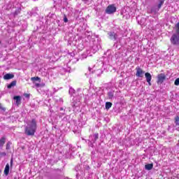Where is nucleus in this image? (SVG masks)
I'll return each mask as SVG.
<instances>
[{
  "mask_svg": "<svg viewBox=\"0 0 179 179\" xmlns=\"http://www.w3.org/2000/svg\"><path fill=\"white\" fill-rule=\"evenodd\" d=\"M9 170H10L9 164H7L6 165L5 169H4V174H5V176H8L9 174Z\"/></svg>",
  "mask_w": 179,
  "mask_h": 179,
  "instance_id": "obj_12",
  "label": "nucleus"
},
{
  "mask_svg": "<svg viewBox=\"0 0 179 179\" xmlns=\"http://www.w3.org/2000/svg\"><path fill=\"white\" fill-rule=\"evenodd\" d=\"M10 145H12V143H10V141H8L6 147V150H9L10 149Z\"/></svg>",
  "mask_w": 179,
  "mask_h": 179,
  "instance_id": "obj_22",
  "label": "nucleus"
},
{
  "mask_svg": "<svg viewBox=\"0 0 179 179\" xmlns=\"http://www.w3.org/2000/svg\"><path fill=\"white\" fill-rule=\"evenodd\" d=\"M31 80H32V82H36L37 80H39V82H40V80H41V79L40 78V77H32L31 78Z\"/></svg>",
  "mask_w": 179,
  "mask_h": 179,
  "instance_id": "obj_19",
  "label": "nucleus"
},
{
  "mask_svg": "<svg viewBox=\"0 0 179 179\" xmlns=\"http://www.w3.org/2000/svg\"><path fill=\"white\" fill-rule=\"evenodd\" d=\"M24 96L26 97V99L30 98V94H24Z\"/></svg>",
  "mask_w": 179,
  "mask_h": 179,
  "instance_id": "obj_26",
  "label": "nucleus"
},
{
  "mask_svg": "<svg viewBox=\"0 0 179 179\" xmlns=\"http://www.w3.org/2000/svg\"><path fill=\"white\" fill-rule=\"evenodd\" d=\"M1 156H6V152H1Z\"/></svg>",
  "mask_w": 179,
  "mask_h": 179,
  "instance_id": "obj_28",
  "label": "nucleus"
},
{
  "mask_svg": "<svg viewBox=\"0 0 179 179\" xmlns=\"http://www.w3.org/2000/svg\"><path fill=\"white\" fill-rule=\"evenodd\" d=\"M115 12H117V8L115 7V6H114V4L109 5L106 8V13L108 15H113V13H115Z\"/></svg>",
  "mask_w": 179,
  "mask_h": 179,
  "instance_id": "obj_3",
  "label": "nucleus"
},
{
  "mask_svg": "<svg viewBox=\"0 0 179 179\" xmlns=\"http://www.w3.org/2000/svg\"><path fill=\"white\" fill-rule=\"evenodd\" d=\"M0 108H1V110H5V108H3L2 107V104H1V103H0Z\"/></svg>",
  "mask_w": 179,
  "mask_h": 179,
  "instance_id": "obj_29",
  "label": "nucleus"
},
{
  "mask_svg": "<svg viewBox=\"0 0 179 179\" xmlns=\"http://www.w3.org/2000/svg\"><path fill=\"white\" fill-rule=\"evenodd\" d=\"M36 129H37V122L33 119L28 122L27 126L25 127V134L28 136H33L36 134Z\"/></svg>",
  "mask_w": 179,
  "mask_h": 179,
  "instance_id": "obj_1",
  "label": "nucleus"
},
{
  "mask_svg": "<svg viewBox=\"0 0 179 179\" xmlns=\"http://www.w3.org/2000/svg\"><path fill=\"white\" fill-rule=\"evenodd\" d=\"M35 86H36V87H40L41 85L39 83H36Z\"/></svg>",
  "mask_w": 179,
  "mask_h": 179,
  "instance_id": "obj_27",
  "label": "nucleus"
},
{
  "mask_svg": "<svg viewBox=\"0 0 179 179\" xmlns=\"http://www.w3.org/2000/svg\"><path fill=\"white\" fill-rule=\"evenodd\" d=\"M145 170H152L153 169V164H148L145 166Z\"/></svg>",
  "mask_w": 179,
  "mask_h": 179,
  "instance_id": "obj_15",
  "label": "nucleus"
},
{
  "mask_svg": "<svg viewBox=\"0 0 179 179\" xmlns=\"http://www.w3.org/2000/svg\"><path fill=\"white\" fill-rule=\"evenodd\" d=\"M175 124H176V125H179V116H177L175 118Z\"/></svg>",
  "mask_w": 179,
  "mask_h": 179,
  "instance_id": "obj_23",
  "label": "nucleus"
},
{
  "mask_svg": "<svg viewBox=\"0 0 179 179\" xmlns=\"http://www.w3.org/2000/svg\"><path fill=\"white\" fill-rule=\"evenodd\" d=\"M171 43L174 45L179 44V35L178 34H175L172 36Z\"/></svg>",
  "mask_w": 179,
  "mask_h": 179,
  "instance_id": "obj_4",
  "label": "nucleus"
},
{
  "mask_svg": "<svg viewBox=\"0 0 179 179\" xmlns=\"http://www.w3.org/2000/svg\"><path fill=\"white\" fill-rule=\"evenodd\" d=\"M90 139H93L92 140L93 143L96 142V141H97V139H99V134H95L91 136L90 137Z\"/></svg>",
  "mask_w": 179,
  "mask_h": 179,
  "instance_id": "obj_11",
  "label": "nucleus"
},
{
  "mask_svg": "<svg viewBox=\"0 0 179 179\" xmlns=\"http://www.w3.org/2000/svg\"><path fill=\"white\" fill-rule=\"evenodd\" d=\"M175 29L176 30V34L179 35V22H178L176 25H175Z\"/></svg>",
  "mask_w": 179,
  "mask_h": 179,
  "instance_id": "obj_20",
  "label": "nucleus"
},
{
  "mask_svg": "<svg viewBox=\"0 0 179 179\" xmlns=\"http://www.w3.org/2000/svg\"><path fill=\"white\" fill-rule=\"evenodd\" d=\"M174 85H176V86L179 85V78L175 80Z\"/></svg>",
  "mask_w": 179,
  "mask_h": 179,
  "instance_id": "obj_24",
  "label": "nucleus"
},
{
  "mask_svg": "<svg viewBox=\"0 0 179 179\" xmlns=\"http://www.w3.org/2000/svg\"><path fill=\"white\" fill-rule=\"evenodd\" d=\"M15 78V75L12 73H6L3 76L4 80H9L10 79H13Z\"/></svg>",
  "mask_w": 179,
  "mask_h": 179,
  "instance_id": "obj_8",
  "label": "nucleus"
},
{
  "mask_svg": "<svg viewBox=\"0 0 179 179\" xmlns=\"http://www.w3.org/2000/svg\"><path fill=\"white\" fill-rule=\"evenodd\" d=\"M146 82L148 83L149 86H152V75L150 73H145Z\"/></svg>",
  "mask_w": 179,
  "mask_h": 179,
  "instance_id": "obj_6",
  "label": "nucleus"
},
{
  "mask_svg": "<svg viewBox=\"0 0 179 179\" xmlns=\"http://www.w3.org/2000/svg\"><path fill=\"white\" fill-rule=\"evenodd\" d=\"M12 163H13V161H12V159L10 160V164H12Z\"/></svg>",
  "mask_w": 179,
  "mask_h": 179,
  "instance_id": "obj_30",
  "label": "nucleus"
},
{
  "mask_svg": "<svg viewBox=\"0 0 179 179\" xmlns=\"http://www.w3.org/2000/svg\"><path fill=\"white\" fill-rule=\"evenodd\" d=\"M136 76H137V78H142L143 76L145 71H143V70H142L141 67L137 66L136 68Z\"/></svg>",
  "mask_w": 179,
  "mask_h": 179,
  "instance_id": "obj_5",
  "label": "nucleus"
},
{
  "mask_svg": "<svg viewBox=\"0 0 179 179\" xmlns=\"http://www.w3.org/2000/svg\"><path fill=\"white\" fill-rule=\"evenodd\" d=\"M69 93V94H71V96H73V94L75 93V90L72 87H70Z\"/></svg>",
  "mask_w": 179,
  "mask_h": 179,
  "instance_id": "obj_21",
  "label": "nucleus"
},
{
  "mask_svg": "<svg viewBox=\"0 0 179 179\" xmlns=\"http://www.w3.org/2000/svg\"><path fill=\"white\" fill-rule=\"evenodd\" d=\"M163 3H164V0H159V3L157 6L158 10L159 9H160V8H162V6H163Z\"/></svg>",
  "mask_w": 179,
  "mask_h": 179,
  "instance_id": "obj_18",
  "label": "nucleus"
},
{
  "mask_svg": "<svg viewBox=\"0 0 179 179\" xmlns=\"http://www.w3.org/2000/svg\"><path fill=\"white\" fill-rule=\"evenodd\" d=\"M112 106H113V103L111 102L106 103V110H110V108H111Z\"/></svg>",
  "mask_w": 179,
  "mask_h": 179,
  "instance_id": "obj_16",
  "label": "nucleus"
},
{
  "mask_svg": "<svg viewBox=\"0 0 179 179\" xmlns=\"http://www.w3.org/2000/svg\"><path fill=\"white\" fill-rule=\"evenodd\" d=\"M5 142H6V138L5 137H2L0 139V148H3V145H5Z\"/></svg>",
  "mask_w": 179,
  "mask_h": 179,
  "instance_id": "obj_13",
  "label": "nucleus"
},
{
  "mask_svg": "<svg viewBox=\"0 0 179 179\" xmlns=\"http://www.w3.org/2000/svg\"><path fill=\"white\" fill-rule=\"evenodd\" d=\"M108 35H109V36H110V40H114V41H115V40H117V34H115V32H109L108 33Z\"/></svg>",
  "mask_w": 179,
  "mask_h": 179,
  "instance_id": "obj_10",
  "label": "nucleus"
},
{
  "mask_svg": "<svg viewBox=\"0 0 179 179\" xmlns=\"http://www.w3.org/2000/svg\"><path fill=\"white\" fill-rule=\"evenodd\" d=\"M99 51V46L94 44L93 42L90 43L89 48H87L86 53H84L81 55V59H85L87 58V57H92L93 54H96Z\"/></svg>",
  "mask_w": 179,
  "mask_h": 179,
  "instance_id": "obj_2",
  "label": "nucleus"
},
{
  "mask_svg": "<svg viewBox=\"0 0 179 179\" xmlns=\"http://www.w3.org/2000/svg\"><path fill=\"white\" fill-rule=\"evenodd\" d=\"M16 86V81H12L8 85V89H12V87H15Z\"/></svg>",
  "mask_w": 179,
  "mask_h": 179,
  "instance_id": "obj_14",
  "label": "nucleus"
},
{
  "mask_svg": "<svg viewBox=\"0 0 179 179\" xmlns=\"http://www.w3.org/2000/svg\"><path fill=\"white\" fill-rule=\"evenodd\" d=\"M64 23H68V18L66 17V15H64Z\"/></svg>",
  "mask_w": 179,
  "mask_h": 179,
  "instance_id": "obj_25",
  "label": "nucleus"
},
{
  "mask_svg": "<svg viewBox=\"0 0 179 179\" xmlns=\"http://www.w3.org/2000/svg\"><path fill=\"white\" fill-rule=\"evenodd\" d=\"M108 97L109 99H111L114 97V92L110 91L109 92H108Z\"/></svg>",
  "mask_w": 179,
  "mask_h": 179,
  "instance_id": "obj_17",
  "label": "nucleus"
},
{
  "mask_svg": "<svg viewBox=\"0 0 179 179\" xmlns=\"http://www.w3.org/2000/svg\"><path fill=\"white\" fill-rule=\"evenodd\" d=\"M13 99L15 100V104L17 106L22 104V97H20V96H15Z\"/></svg>",
  "mask_w": 179,
  "mask_h": 179,
  "instance_id": "obj_9",
  "label": "nucleus"
},
{
  "mask_svg": "<svg viewBox=\"0 0 179 179\" xmlns=\"http://www.w3.org/2000/svg\"><path fill=\"white\" fill-rule=\"evenodd\" d=\"M165 80H166V75H164V73H161V74L158 75V83H163V82H164Z\"/></svg>",
  "mask_w": 179,
  "mask_h": 179,
  "instance_id": "obj_7",
  "label": "nucleus"
}]
</instances>
